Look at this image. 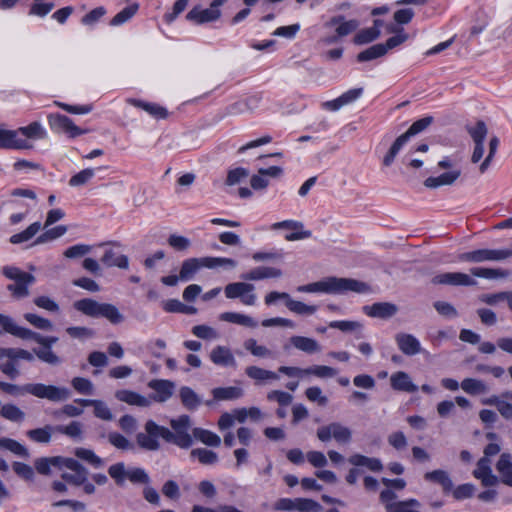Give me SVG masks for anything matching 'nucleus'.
I'll use <instances>...</instances> for the list:
<instances>
[{
	"mask_svg": "<svg viewBox=\"0 0 512 512\" xmlns=\"http://www.w3.org/2000/svg\"><path fill=\"white\" fill-rule=\"evenodd\" d=\"M297 290L306 293L323 292L328 294H342L348 291L368 293L371 291V288L367 283L356 279L328 277L318 282L299 286Z\"/></svg>",
	"mask_w": 512,
	"mask_h": 512,
	"instance_id": "obj_1",
	"label": "nucleus"
},
{
	"mask_svg": "<svg viewBox=\"0 0 512 512\" xmlns=\"http://www.w3.org/2000/svg\"><path fill=\"white\" fill-rule=\"evenodd\" d=\"M73 307L88 317H103L112 324H119L124 320V316L116 306L110 303H100L91 298L77 300L73 303Z\"/></svg>",
	"mask_w": 512,
	"mask_h": 512,
	"instance_id": "obj_2",
	"label": "nucleus"
},
{
	"mask_svg": "<svg viewBox=\"0 0 512 512\" xmlns=\"http://www.w3.org/2000/svg\"><path fill=\"white\" fill-rule=\"evenodd\" d=\"M25 340H34L40 345L39 348L33 349V353L40 361L51 366H58L62 363V358L52 349V346L58 341V337L43 336L29 329Z\"/></svg>",
	"mask_w": 512,
	"mask_h": 512,
	"instance_id": "obj_3",
	"label": "nucleus"
},
{
	"mask_svg": "<svg viewBox=\"0 0 512 512\" xmlns=\"http://www.w3.org/2000/svg\"><path fill=\"white\" fill-rule=\"evenodd\" d=\"M3 275L14 283L7 286V290L11 292L16 299H22L29 296V286L35 282V277L17 267L6 266L2 269Z\"/></svg>",
	"mask_w": 512,
	"mask_h": 512,
	"instance_id": "obj_4",
	"label": "nucleus"
},
{
	"mask_svg": "<svg viewBox=\"0 0 512 512\" xmlns=\"http://www.w3.org/2000/svg\"><path fill=\"white\" fill-rule=\"evenodd\" d=\"M145 432H140L136 436L137 444L140 448L147 451H157L160 449L158 438L161 437L167 442V436H170L169 429L160 426L153 420L145 423Z\"/></svg>",
	"mask_w": 512,
	"mask_h": 512,
	"instance_id": "obj_5",
	"label": "nucleus"
},
{
	"mask_svg": "<svg viewBox=\"0 0 512 512\" xmlns=\"http://www.w3.org/2000/svg\"><path fill=\"white\" fill-rule=\"evenodd\" d=\"M28 394L50 402H64L71 397V391L67 387L48 385L44 383H29Z\"/></svg>",
	"mask_w": 512,
	"mask_h": 512,
	"instance_id": "obj_6",
	"label": "nucleus"
},
{
	"mask_svg": "<svg viewBox=\"0 0 512 512\" xmlns=\"http://www.w3.org/2000/svg\"><path fill=\"white\" fill-rule=\"evenodd\" d=\"M170 426L174 432L169 430L170 436H167V442L173 443L182 449H188L193 444V438L188 433L190 417L188 415H182L177 419H172Z\"/></svg>",
	"mask_w": 512,
	"mask_h": 512,
	"instance_id": "obj_7",
	"label": "nucleus"
},
{
	"mask_svg": "<svg viewBox=\"0 0 512 512\" xmlns=\"http://www.w3.org/2000/svg\"><path fill=\"white\" fill-rule=\"evenodd\" d=\"M202 267H205L204 257L188 258L182 262L179 274L163 276L161 282L166 286H176L180 281H190Z\"/></svg>",
	"mask_w": 512,
	"mask_h": 512,
	"instance_id": "obj_8",
	"label": "nucleus"
},
{
	"mask_svg": "<svg viewBox=\"0 0 512 512\" xmlns=\"http://www.w3.org/2000/svg\"><path fill=\"white\" fill-rule=\"evenodd\" d=\"M316 436L324 443L334 439L338 444L346 445L352 440V431L349 427L344 426L340 422H331L319 427Z\"/></svg>",
	"mask_w": 512,
	"mask_h": 512,
	"instance_id": "obj_9",
	"label": "nucleus"
},
{
	"mask_svg": "<svg viewBox=\"0 0 512 512\" xmlns=\"http://www.w3.org/2000/svg\"><path fill=\"white\" fill-rule=\"evenodd\" d=\"M408 40L407 34H400L399 36H392L386 40L385 43L375 44L357 55L359 62L371 61L380 58L387 54L391 49H394Z\"/></svg>",
	"mask_w": 512,
	"mask_h": 512,
	"instance_id": "obj_10",
	"label": "nucleus"
},
{
	"mask_svg": "<svg viewBox=\"0 0 512 512\" xmlns=\"http://www.w3.org/2000/svg\"><path fill=\"white\" fill-rule=\"evenodd\" d=\"M253 290V284L235 282L230 283L225 287V295L229 299L240 298L243 304L251 306L256 302V295L252 293Z\"/></svg>",
	"mask_w": 512,
	"mask_h": 512,
	"instance_id": "obj_11",
	"label": "nucleus"
},
{
	"mask_svg": "<svg viewBox=\"0 0 512 512\" xmlns=\"http://www.w3.org/2000/svg\"><path fill=\"white\" fill-rule=\"evenodd\" d=\"M431 282L435 285L475 286L477 281L470 275L462 272H446L435 275Z\"/></svg>",
	"mask_w": 512,
	"mask_h": 512,
	"instance_id": "obj_12",
	"label": "nucleus"
},
{
	"mask_svg": "<svg viewBox=\"0 0 512 512\" xmlns=\"http://www.w3.org/2000/svg\"><path fill=\"white\" fill-rule=\"evenodd\" d=\"M148 387L154 391L150 396V400L163 403L169 400L175 390V383L170 380L153 379L148 382Z\"/></svg>",
	"mask_w": 512,
	"mask_h": 512,
	"instance_id": "obj_13",
	"label": "nucleus"
},
{
	"mask_svg": "<svg viewBox=\"0 0 512 512\" xmlns=\"http://www.w3.org/2000/svg\"><path fill=\"white\" fill-rule=\"evenodd\" d=\"M48 122L53 130L65 132L69 134L70 137H76L86 132L77 127L73 121L65 115L51 114L48 116Z\"/></svg>",
	"mask_w": 512,
	"mask_h": 512,
	"instance_id": "obj_14",
	"label": "nucleus"
},
{
	"mask_svg": "<svg viewBox=\"0 0 512 512\" xmlns=\"http://www.w3.org/2000/svg\"><path fill=\"white\" fill-rule=\"evenodd\" d=\"M362 310L371 318L387 320L395 316L399 309L396 304L391 302H376L363 306Z\"/></svg>",
	"mask_w": 512,
	"mask_h": 512,
	"instance_id": "obj_15",
	"label": "nucleus"
},
{
	"mask_svg": "<svg viewBox=\"0 0 512 512\" xmlns=\"http://www.w3.org/2000/svg\"><path fill=\"white\" fill-rule=\"evenodd\" d=\"M272 229H290L293 230L292 233H289L285 236L287 241H297L310 238L312 236V232L310 230H304V225L302 222L294 221V220H285L281 222H276L272 225Z\"/></svg>",
	"mask_w": 512,
	"mask_h": 512,
	"instance_id": "obj_16",
	"label": "nucleus"
},
{
	"mask_svg": "<svg viewBox=\"0 0 512 512\" xmlns=\"http://www.w3.org/2000/svg\"><path fill=\"white\" fill-rule=\"evenodd\" d=\"M473 476L480 480L485 487L494 486L499 481L497 476L492 473L491 461L487 457H482L478 460Z\"/></svg>",
	"mask_w": 512,
	"mask_h": 512,
	"instance_id": "obj_17",
	"label": "nucleus"
},
{
	"mask_svg": "<svg viewBox=\"0 0 512 512\" xmlns=\"http://www.w3.org/2000/svg\"><path fill=\"white\" fill-rule=\"evenodd\" d=\"M283 174V169L279 166H271L269 168H260L258 174L253 175L250 179V185L254 190L265 189L269 185L268 177L279 178Z\"/></svg>",
	"mask_w": 512,
	"mask_h": 512,
	"instance_id": "obj_18",
	"label": "nucleus"
},
{
	"mask_svg": "<svg viewBox=\"0 0 512 512\" xmlns=\"http://www.w3.org/2000/svg\"><path fill=\"white\" fill-rule=\"evenodd\" d=\"M0 148L3 149H29L31 145L26 139L19 138L17 131L8 130L0 126Z\"/></svg>",
	"mask_w": 512,
	"mask_h": 512,
	"instance_id": "obj_19",
	"label": "nucleus"
},
{
	"mask_svg": "<svg viewBox=\"0 0 512 512\" xmlns=\"http://www.w3.org/2000/svg\"><path fill=\"white\" fill-rule=\"evenodd\" d=\"M209 358L213 364L220 367H232L235 368L237 365L236 359L230 350V348L222 345L215 346L210 354Z\"/></svg>",
	"mask_w": 512,
	"mask_h": 512,
	"instance_id": "obj_20",
	"label": "nucleus"
},
{
	"mask_svg": "<svg viewBox=\"0 0 512 512\" xmlns=\"http://www.w3.org/2000/svg\"><path fill=\"white\" fill-rule=\"evenodd\" d=\"M395 341L399 350L407 356L416 355L421 351L420 342L412 334L398 333L395 336Z\"/></svg>",
	"mask_w": 512,
	"mask_h": 512,
	"instance_id": "obj_21",
	"label": "nucleus"
},
{
	"mask_svg": "<svg viewBox=\"0 0 512 512\" xmlns=\"http://www.w3.org/2000/svg\"><path fill=\"white\" fill-rule=\"evenodd\" d=\"M283 275L282 270L276 267L259 266L241 276L248 281H259L269 278H280Z\"/></svg>",
	"mask_w": 512,
	"mask_h": 512,
	"instance_id": "obj_22",
	"label": "nucleus"
},
{
	"mask_svg": "<svg viewBox=\"0 0 512 512\" xmlns=\"http://www.w3.org/2000/svg\"><path fill=\"white\" fill-rule=\"evenodd\" d=\"M221 12L219 9L212 8L211 6L207 9L193 8L188 12L186 18L197 24H203L206 22H212L219 19Z\"/></svg>",
	"mask_w": 512,
	"mask_h": 512,
	"instance_id": "obj_23",
	"label": "nucleus"
},
{
	"mask_svg": "<svg viewBox=\"0 0 512 512\" xmlns=\"http://www.w3.org/2000/svg\"><path fill=\"white\" fill-rule=\"evenodd\" d=\"M245 374L255 382V385H263L269 381L279 379V375L276 372L254 365L247 366L245 368Z\"/></svg>",
	"mask_w": 512,
	"mask_h": 512,
	"instance_id": "obj_24",
	"label": "nucleus"
},
{
	"mask_svg": "<svg viewBox=\"0 0 512 512\" xmlns=\"http://www.w3.org/2000/svg\"><path fill=\"white\" fill-rule=\"evenodd\" d=\"M362 92V88L351 89L334 100L324 102L323 107L328 110L336 111L358 99Z\"/></svg>",
	"mask_w": 512,
	"mask_h": 512,
	"instance_id": "obj_25",
	"label": "nucleus"
},
{
	"mask_svg": "<svg viewBox=\"0 0 512 512\" xmlns=\"http://www.w3.org/2000/svg\"><path fill=\"white\" fill-rule=\"evenodd\" d=\"M496 470L500 475V481L506 486L512 487V456L502 453L496 463Z\"/></svg>",
	"mask_w": 512,
	"mask_h": 512,
	"instance_id": "obj_26",
	"label": "nucleus"
},
{
	"mask_svg": "<svg viewBox=\"0 0 512 512\" xmlns=\"http://www.w3.org/2000/svg\"><path fill=\"white\" fill-rule=\"evenodd\" d=\"M115 397L117 400L133 406L148 407L151 405V400L148 397L131 390H118Z\"/></svg>",
	"mask_w": 512,
	"mask_h": 512,
	"instance_id": "obj_27",
	"label": "nucleus"
},
{
	"mask_svg": "<svg viewBox=\"0 0 512 512\" xmlns=\"http://www.w3.org/2000/svg\"><path fill=\"white\" fill-rule=\"evenodd\" d=\"M390 384L394 390L414 393L418 387L412 382L410 376L403 371H398L391 375Z\"/></svg>",
	"mask_w": 512,
	"mask_h": 512,
	"instance_id": "obj_28",
	"label": "nucleus"
},
{
	"mask_svg": "<svg viewBox=\"0 0 512 512\" xmlns=\"http://www.w3.org/2000/svg\"><path fill=\"white\" fill-rule=\"evenodd\" d=\"M78 403L82 407L93 406L94 407V415L102 420L110 421L113 419V414L110 408L101 400L95 399H76L74 401Z\"/></svg>",
	"mask_w": 512,
	"mask_h": 512,
	"instance_id": "obj_29",
	"label": "nucleus"
},
{
	"mask_svg": "<svg viewBox=\"0 0 512 512\" xmlns=\"http://www.w3.org/2000/svg\"><path fill=\"white\" fill-rule=\"evenodd\" d=\"M461 171L459 169L451 170L449 172L442 173L437 177H428L424 181V185L427 188H438L440 186L452 185L460 177Z\"/></svg>",
	"mask_w": 512,
	"mask_h": 512,
	"instance_id": "obj_30",
	"label": "nucleus"
},
{
	"mask_svg": "<svg viewBox=\"0 0 512 512\" xmlns=\"http://www.w3.org/2000/svg\"><path fill=\"white\" fill-rule=\"evenodd\" d=\"M472 276L484 279H504L510 276L511 272L502 268L473 267L470 269Z\"/></svg>",
	"mask_w": 512,
	"mask_h": 512,
	"instance_id": "obj_31",
	"label": "nucleus"
},
{
	"mask_svg": "<svg viewBox=\"0 0 512 512\" xmlns=\"http://www.w3.org/2000/svg\"><path fill=\"white\" fill-rule=\"evenodd\" d=\"M290 342L296 349L308 353H318L321 351L320 344L312 338L304 337V336H292L290 338Z\"/></svg>",
	"mask_w": 512,
	"mask_h": 512,
	"instance_id": "obj_32",
	"label": "nucleus"
},
{
	"mask_svg": "<svg viewBox=\"0 0 512 512\" xmlns=\"http://www.w3.org/2000/svg\"><path fill=\"white\" fill-rule=\"evenodd\" d=\"M424 479L429 482L437 483L442 486L445 493L451 492L453 489V482L449 474L441 469H437L424 474Z\"/></svg>",
	"mask_w": 512,
	"mask_h": 512,
	"instance_id": "obj_33",
	"label": "nucleus"
},
{
	"mask_svg": "<svg viewBox=\"0 0 512 512\" xmlns=\"http://www.w3.org/2000/svg\"><path fill=\"white\" fill-rule=\"evenodd\" d=\"M348 461L353 466H363L373 472H380L383 469L382 462L378 458H370L362 454H353Z\"/></svg>",
	"mask_w": 512,
	"mask_h": 512,
	"instance_id": "obj_34",
	"label": "nucleus"
},
{
	"mask_svg": "<svg viewBox=\"0 0 512 512\" xmlns=\"http://www.w3.org/2000/svg\"><path fill=\"white\" fill-rule=\"evenodd\" d=\"M56 433V427L52 425H45L41 428L28 430L27 437L36 443L48 444L51 441L52 435Z\"/></svg>",
	"mask_w": 512,
	"mask_h": 512,
	"instance_id": "obj_35",
	"label": "nucleus"
},
{
	"mask_svg": "<svg viewBox=\"0 0 512 512\" xmlns=\"http://www.w3.org/2000/svg\"><path fill=\"white\" fill-rule=\"evenodd\" d=\"M478 299L480 302L490 306H495L499 302L505 301L508 309L512 312V291L481 294Z\"/></svg>",
	"mask_w": 512,
	"mask_h": 512,
	"instance_id": "obj_36",
	"label": "nucleus"
},
{
	"mask_svg": "<svg viewBox=\"0 0 512 512\" xmlns=\"http://www.w3.org/2000/svg\"><path fill=\"white\" fill-rule=\"evenodd\" d=\"M0 326L2 327V330L6 333H9L13 336H16L18 338L24 339L27 336L28 330L27 328L18 326L15 321L4 314L0 313Z\"/></svg>",
	"mask_w": 512,
	"mask_h": 512,
	"instance_id": "obj_37",
	"label": "nucleus"
},
{
	"mask_svg": "<svg viewBox=\"0 0 512 512\" xmlns=\"http://www.w3.org/2000/svg\"><path fill=\"white\" fill-rule=\"evenodd\" d=\"M458 260L470 263L491 262V249L483 248L464 252L458 256Z\"/></svg>",
	"mask_w": 512,
	"mask_h": 512,
	"instance_id": "obj_38",
	"label": "nucleus"
},
{
	"mask_svg": "<svg viewBox=\"0 0 512 512\" xmlns=\"http://www.w3.org/2000/svg\"><path fill=\"white\" fill-rule=\"evenodd\" d=\"M192 433V438L194 437L196 440L200 441L206 446L219 447L221 444L220 436L210 430L194 428Z\"/></svg>",
	"mask_w": 512,
	"mask_h": 512,
	"instance_id": "obj_39",
	"label": "nucleus"
},
{
	"mask_svg": "<svg viewBox=\"0 0 512 512\" xmlns=\"http://www.w3.org/2000/svg\"><path fill=\"white\" fill-rule=\"evenodd\" d=\"M212 395L216 401L235 400L243 396V390L240 387H218L212 390Z\"/></svg>",
	"mask_w": 512,
	"mask_h": 512,
	"instance_id": "obj_40",
	"label": "nucleus"
},
{
	"mask_svg": "<svg viewBox=\"0 0 512 512\" xmlns=\"http://www.w3.org/2000/svg\"><path fill=\"white\" fill-rule=\"evenodd\" d=\"M179 396L181 403L188 410H195L201 404V398L190 387L184 386L180 388Z\"/></svg>",
	"mask_w": 512,
	"mask_h": 512,
	"instance_id": "obj_41",
	"label": "nucleus"
},
{
	"mask_svg": "<svg viewBox=\"0 0 512 512\" xmlns=\"http://www.w3.org/2000/svg\"><path fill=\"white\" fill-rule=\"evenodd\" d=\"M219 318L221 321L234 323L251 328H254L257 325V323L250 316L236 312H224L220 314Z\"/></svg>",
	"mask_w": 512,
	"mask_h": 512,
	"instance_id": "obj_42",
	"label": "nucleus"
},
{
	"mask_svg": "<svg viewBox=\"0 0 512 512\" xmlns=\"http://www.w3.org/2000/svg\"><path fill=\"white\" fill-rule=\"evenodd\" d=\"M100 260L107 267L116 266L123 269L128 267V258L125 255L117 254L112 249L106 250Z\"/></svg>",
	"mask_w": 512,
	"mask_h": 512,
	"instance_id": "obj_43",
	"label": "nucleus"
},
{
	"mask_svg": "<svg viewBox=\"0 0 512 512\" xmlns=\"http://www.w3.org/2000/svg\"><path fill=\"white\" fill-rule=\"evenodd\" d=\"M17 131L28 139H44L46 137V131L39 122H32L25 127H20Z\"/></svg>",
	"mask_w": 512,
	"mask_h": 512,
	"instance_id": "obj_44",
	"label": "nucleus"
},
{
	"mask_svg": "<svg viewBox=\"0 0 512 512\" xmlns=\"http://www.w3.org/2000/svg\"><path fill=\"white\" fill-rule=\"evenodd\" d=\"M359 25H360L359 21L356 19L346 20L344 18V20L341 21L340 25L336 27L337 36L328 38L326 40V42L332 43V42L336 41L337 37H345V36L351 34L352 32H354L358 29Z\"/></svg>",
	"mask_w": 512,
	"mask_h": 512,
	"instance_id": "obj_45",
	"label": "nucleus"
},
{
	"mask_svg": "<svg viewBox=\"0 0 512 512\" xmlns=\"http://www.w3.org/2000/svg\"><path fill=\"white\" fill-rule=\"evenodd\" d=\"M190 456L196 458L203 465H214L218 462V455L206 448H195L191 450Z\"/></svg>",
	"mask_w": 512,
	"mask_h": 512,
	"instance_id": "obj_46",
	"label": "nucleus"
},
{
	"mask_svg": "<svg viewBox=\"0 0 512 512\" xmlns=\"http://www.w3.org/2000/svg\"><path fill=\"white\" fill-rule=\"evenodd\" d=\"M61 456L42 457L34 462L35 469L38 473L48 475L51 472V467H60Z\"/></svg>",
	"mask_w": 512,
	"mask_h": 512,
	"instance_id": "obj_47",
	"label": "nucleus"
},
{
	"mask_svg": "<svg viewBox=\"0 0 512 512\" xmlns=\"http://www.w3.org/2000/svg\"><path fill=\"white\" fill-rule=\"evenodd\" d=\"M41 229L40 222H34L30 226H28L24 231L14 234L10 237V242L12 244H20L23 242H27L32 239Z\"/></svg>",
	"mask_w": 512,
	"mask_h": 512,
	"instance_id": "obj_48",
	"label": "nucleus"
},
{
	"mask_svg": "<svg viewBox=\"0 0 512 512\" xmlns=\"http://www.w3.org/2000/svg\"><path fill=\"white\" fill-rule=\"evenodd\" d=\"M0 416L12 421V422H22L25 419V413L14 404H5L0 409Z\"/></svg>",
	"mask_w": 512,
	"mask_h": 512,
	"instance_id": "obj_49",
	"label": "nucleus"
},
{
	"mask_svg": "<svg viewBox=\"0 0 512 512\" xmlns=\"http://www.w3.org/2000/svg\"><path fill=\"white\" fill-rule=\"evenodd\" d=\"M461 388L468 394L477 395L487 392L488 388L486 384L475 378H465L461 382Z\"/></svg>",
	"mask_w": 512,
	"mask_h": 512,
	"instance_id": "obj_50",
	"label": "nucleus"
},
{
	"mask_svg": "<svg viewBox=\"0 0 512 512\" xmlns=\"http://www.w3.org/2000/svg\"><path fill=\"white\" fill-rule=\"evenodd\" d=\"M0 448L9 450L13 454L24 458L29 457L28 449L14 439L0 438Z\"/></svg>",
	"mask_w": 512,
	"mask_h": 512,
	"instance_id": "obj_51",
	"label": "nucleus"
},
{
	"mask_svg": "<svg viewBox=\"0 0 512 512\" xmlns=\"http://www.w3.org/2000/svg\"><path fill=\"white\" fill-rule=\"evenodd\" d=\"M286 307L293 313L298 315H312L317 311L316 305H307L301 301L293 300L289 296V300L286 302Z\"/></svg>",
	"mask_w": 512,
	"mask_h": 512,
	"instance_id": "obj_52",
	"label": "nucleus"
},
{
	"mask_svg": "<svg viewBox=\"0 0 512 512\" xmlns=\"http://www.w3.org/2000/svg\"><path fill=\"white\" fill-rule=\"evenodd\" d=\"M408 139L409 138L407 137V135H405L403 133L394 141V143L390 147L389 151L383 158L384 166L389 167L393 163L396 155L401 150V148L404 146V144L408 141Z\"/></svg>",
	"mask_w": 512,
	"mask_h": 512,
	"instance_id": "obj_53",
	"label": "nucleus"
},
{
	"mask_svg": "<svg viewBox=\"0 0 512 512\" xmlns=\"http://www.w3.org/2000/svg\"><path fill=\"white\" fill-rule=\"evenodd\" d=\"M380 35V29H378L377 27L365 28L355 35L354 43L358 45L367 44L378 39Z\"/></svg>",
	"mask_w": 512,
	"mask_h": 512,
	"instance_id": "obj_54",
	"label": "nucleus"
},
{
	"mask_svg": "<svg viewBox=\"0 0 512 512\" xmlns=\"http://www.w3.org/2000/svg\"><path fill=\"white\" fill-rule=\"evenodd\" d=\"M56 433L64 434L72 439L82 438V424L78 421H72L68 425H56Z\"/></svg>",
	"mask_w": 512,
	"mask_h": 512,
	"instance_id": "obj_55",
	"label": "nucleus"
},
{
	"mask_svg": "<svg viewBox=\"0 0 512 512\" xmlns=\"http://www.w3.org/2000/svg\"><path fill=\"white\" fill-rule=\"evenodd\" d=\"M138 8L139 5L137 3L125 7L111 19L110 25L119 26L129 21L137 13Z\"/></svg>",
	"mask_w": 512,
	"mask_h": 512,
	"instance_id": "obj_56",
	"label": "nucleus"
},
{
	"mask_svg": "<svg viewBox=\"0 0 512 512\" xmlns=\"http://www.w3.org/2000/svg\"><path fill=\"white\" fill-rule=\"evenodd\" d=\"M205 267L214 269L217 267H223L225 269H234L237 266V262L231 258L224 257H204Z\"/></svg>",
	"mask_w": 512,
	"mask_h": 512,
	"instance_id": "obj_57",
	"label": "nucleus"
},
{
	"mask_svg": "<svg viewBox=\"0 0 512 512\" xmlns=\"http://www.w3.org/2000/svg\"><path fill=\"white\" fill-rule=\"evenodd\" d=\"M133 103L141 107L143 110L148 112L156 119H165L168 116V111L166 110V108L160 105L153 103H143L141 101H133Z\"/></svg>",
	"mask_w": 512,
	"mask_h": 512,
	"instance_id": "obj_58",
	"label": "nucleus"
},
{
	"mask_svg": "<svg viewBox=\"0 0 512 512\" xmlns=\"http://www.w3.org/2000/svg\"><path fill=\"white\" fill-rule=\"evenodd\" d=\"M468 133L474 141V144L484 145L488 129L483 121H478L474 127L468 128Z\"/></svg>",
	"mask_w": 512,
	"mask_h": 512,
	"instance_id": "obj_59",
	"label": "nucleus"
},
{
	"mask_svg": "<svg viewBox=\"0 0 512 512\" xmlns=\"http://www.w3.org/2000/svg\"><path fill=\"white\" fill-rule=\"evenodd\" d=\"M192 334L203 340H214L219 338V333L216 329L204 324L193 326Z\"/></svg>",
	"mask_w": 512,
	"mask_h": 512,
	"instance_id": "obj_60",
	"label": "nucleus"
},
{
	"mask_svg": "<svg viewBox=\"0 0 512 512\" xmlns=\"http://www.w3.org/2000/svg\"><path fill=\"white\" fill-rule=\"evenodd\" d=\"M75 455L78 458L88 462L95 468H100L103 466V460L90 449L77 448L75 450Z\"/></svg>",
	"mask_w": 512,
	"mask_h": 512,
	"instance_id": "obj_61",
	"label": "nucleus"
},
{
	"mask_svg": "<svg viewBox=\"0 0 512 512\" xmlns=\"http://www.w3.org/2000/svg\"><path fill=\"white\" fill-rule=\"evenodd\" d=\"M95 175V170L92 168H86L72 176L69 180V185L72 187H78L87 184Z\"/></svg>",
	"mask_w": 512,
	"mask_h": 512,
	"instance_id": "obj_62",
	"label": "nucleus"
},
{
	"mask_svg": "<svg viewBox=\"0 0 512 512\" xmlns=\"http://www.w3.org/2000/svg\"><path fill=\"white\" fill-rule=\"evenodd\" d=\"M24 318L37 329L46 331L53 329V323L49 319L43 318L37 314L26 313Z\"/></svg>",
	"mask_w": 512,
	"mask_h": 512,
	"instance_id": "obj_63",
	"label": "nucleus"
},
{
	"mask_svg": "<svg viewBox=\"0 0 512 512\" xmlns=\"http://www.w3.org/2000/svg\"><path fill=\"white\" fill-rule=\"evenodd\" d=\"M498 411L503 418L512 419V391L503 393V400Z\"/></svg>",
	"mask_w": 512,
	"mask_h": 512,
	"instance_id": "obj_64",
	"label": "nucleus"
}]
</instances>
